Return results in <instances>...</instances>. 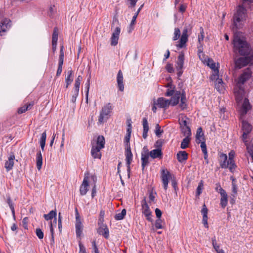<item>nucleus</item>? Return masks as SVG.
<instances>
[{
  "label": "nucleus",
  "instance_id": "obj_55",
  "mask_svg": "<svg viewBox=\"0 0 253 253\" xmlns=\"http://www.w3.org/2000/svg\"><path fill=\"white\" fill-rule=\"evenodd\" d=\"M55 6L53 5H51L49 8V10L47 12V14L50 17H52L54 14H55Z\"/></svg>",
  "mask_w": 253,
  "mask_h": 253
},
{
  "label": "nucleus",
  "instance_id": "obj_61",
  "mask_svg": "<svg viewBox=\"0 0 253 253\" xmlns=\"http://www.w3.org/2000/svg\"><path fill=\"white\" fill-rule=\"evenodd\" d=\"M162 220L160 218L157 219L155 221V227L157 229H162L163 226L161 224Z\"/></svg>",
  "mask_w": 253,
  "mask_h": 253
},
{
  "label": "nucleus",
  "instance_id": "obj_1",
  "mask_svg": "<svg viewBox=\"0 0 253 253\" xmlns=\"http://www.w3.org/2000/svg\"><path fill=\"white\" fill-rule=\"evenodd\" d=\"M233 52L240 55H250L252 54V48L246 41L242 40L238 37L234 38L233 41Z\"/></svg>",
  "mask_w": 253,
  "mask_h": 253
},
{
  "label": "nucleus",
  "instance_id": "obj_30",
  "mask_svg": "<svg viewBox=\"0 0 253 253\" xmlns=\"http://www.w3.org/2000/svg\"><path fill=\"white\" fill-rule=\"evenodd\" d=\"M150 156L153 159L156 158H162L163 153L161 149H155L150 152H149Z\"/></svg>",
  "mask_w": 253,
  "mask_h": 253
},
{
  "label": "nucleus",
  "instance_id": "obj_25",
  "mask_svg": "<svg viewBox=\"0 0 253 253\" xmlns=\"http://www.w3.org/2000/svg\"><path fill=\"white\" fill-rule=\"evenodd\" d=\"M187 99L185 91L183 90L181 93L180 102L179 107L182 110H184L187 108Z\"/></svg>",
  "mask_w": 253,
  "mask_h": 253
},
{
  "label": "nucleus",
  "instance_id": "obj_45",
  "mask_svg": "<svg viewBox=\"0 0 253 253\" xmlns=\"http://www.w3.org/2000/svg\"><path fill=\"white\" fill-rule=\"evenodd\" d=\"M228 168L230 171L233 172L236 168V165L235 163L234 160H228L227 161Z\"/></svg>",
  "mask_w": 253,
  "mask_h": 253
},
{
  "label": "nucleus",
  "instance_id": "obj_60",
  "mask_svg": "<svg viewBox=\"0 0 253 253\" xmlns=\"http://www.w3.org/2000/svg\"><path fill=\"white\" fill-rule=\"evenodd\" d=\"M90 75L89 76L88 79H87L86 82L85 84V92H89V88H90Z\"/></svg>",
  "mask_w": 253,
  "mask_h": 253
},
{
  "label": "nucleus",
  "instance_id": "obj_17",
  "mask_svg": "<svg viewBox=\"0 0 253 253\" xmlns=\"http://www.w3.org/2000/svg\"><path fill=\"white\" fill-rule=\"evenodd\" d=\"M157 106L160 108H163L165 110L170 105L169 99H166L164 97H159L156 101Z\"/></svg>",
  "mask_w": 253,
  "mask_h": 253
},
{
  "label": "nucleus",
  "instance_id": "obj_12",
  "mask_svg": "<svg viewBox=\"0 0 253 253\" xmlns=\"http://www.w3.org/2000/svg\"><path fill=\"white\" fill-rule=\"evenodd\" d=\"M97 232L99 235H102L106 239H108L109 237V230L106 224H98Z\"/></svg>",
  "mask_w": 253,
  "mask_h": 253
},
{
  "label": "nucleus",
  "instance_id": "obj_11",
  "mask_svg": "<svg viewBox=\"0 0 253 253\" xmlns=\"http://www.w3.org/2000/svg\"><path fill=\"white\" fill-rule=\"evenodd\" d=\"M161 177L164 188L165 190H167L168 187L169 180L171 178V174L167 169H163L161 170Z\"/></svg>",
  "mask_w": 253,
  "mask_h": 253
},
{
  "label": "nucleus",
  "instance_id": "obj_9",
  "mask_svg": "<svg viewBox=\"0 0 253 253\" xmlns=\"http://www.w3.org/2000/svg\"><path fill=\"white\" fill-rule=\"evenodd\" d=\"M184 59V53L182 52H180L177 57V60L175 64L176 69L177 71V75L178 78L181 77L183 72V68Z\"/></svg>",
  "mask_w": 253,
  "mask_h": 253
},
{
  "label": "nucleus",
  "instance_id": "obj_13",
  "mask_svg": "<svg viewBox=\"0 0 253 253\" xmlns=\"http://www.w3.org/2000/svg\"><path fill=\"white\" fill-rule=\"evenodd\" d=\"M188 40V28L185 27L182 31V35L180 38L179 43L177 44V47L183 48L186 46V42Z\"/></svg>",
  "mask_w": 253,
  "mask_h": 253
},
{
  "label": "nucleus",
  "instance_id": "obj_41",
  "mask_svg": "<svg viewBox=\"0 0 253 253\" xmlns=\"http://www.w3.org/2000/svg\"><path fill=\"white\" fill-rule=\"evenodd\" d=\"M7 203L8 204L12 212V217L14 220H15V210L14 204L12 203V200L10 197H8L7 199Z\"/></svg>",
  "mask_w": 253,
  "mask_h": 253
},
{
  "label": "nucleus",
  "instance_id": "obj_54",
  "mask_svg": "<svg viewBox=\"0 0 253 253\" xmlns=\"http://www.w3.org/2000/svg\"><path fill=\"white\" fill-rule=\"evenodd\" d=\"M207 65L209 66L211 69L215 70L216 68L215 63L213 60L211 58H209L208 60Z\"/></svg>",
  "mask_w": 253,
  "mask_h": 253
},
{
  "label": "nucleus",
  "instance_id": "obj_2",
  "mask_svg": "<svg viewBox=\"0 0 253 253\" xmlns=\"http://www.w3.org/2000/svg\"><path fill=\"white\" fill-rule=\"evenodd\" d=\"M247 16V9L244 6V4L239 5L237 8L236 12L234 13L233 17V29H240V23L246 20Z\"/></svg>",
  "mask_w": 253,
  "mask_h": 253
},
{
  "label": "nucleus",
  "instance_id": "obj_63",
  "mask_svg": "<svg viewBox=\"0 0 253 253\" xmlns=\"http://www.w3.org/2000/svg\"><path fill=\"white\" fill-rule=\"evenodd\" d=\"M166 69L167 71L169 73H172L174 72V69L171 64H167L166 67Z\"/></svg>",
  "mask_w": 253,
  "mask_h": 253
},
{
  "label": "nucleus",
  "instance_id": "obj_8",
  "mask_svg": "<svg viewBox=\"0 0 253 253\" xmlns=\"http://www.w3.org/2000/svg\"><path fill=\"white\" fill-rule=\"evenodd\" d=\"M75 216H76V221H75V229H76V234L77 237H80L83 232V225L82 222V220L78 211L77 208H75Z\"/></svg>",
  "mask_w": 253,
  "mask_h": 253
},
{
  "label": "nucleus",
  "instance_id": "obj_5",
  "mask_svg": "<svg viewBox=\"0 0 253 253\" xmlns=\"http://www.w3.org/2000/svg\"><path fill=\"white\" fill-rule=\"evenodd\" d=\"M235 60V66L241 69L248 64H253V53L250 55H242Z\"/></svg>",
  "mask_w": 253,
  "mask_h": 253
},
{
  "label": "nucleus",
  "instance_id": "obj_6",
  "mask_svg": "<svg viewBox=\"0 0 253 253\" xmlns=\"http://www.w3.org/2000/svg\"><path fill=\"white\" fill-rule=\"evenodd\" d=\"M188 120L189 118L186 116H183L179 118L178 122L180 130L183 135H191V128L188 125Z\"/></svg>",
  "mask_w": 253,
  "mask_h": 253
},
{
  "label": "nucleus",
  "instance_id": "obj_42",
  "mask_svg": "<svg viewBox=\"0 0 253 253\" xmlns=\"http://www.w3.org/2000/svg\"><path fill=\"white\" fill-rule=\"evenodd\" d=\"M73 71L71 69L67 71V77L65 78V82L67 84H71L73 81L74 76Z\"/></svg>",
  "mask_w": 253,
  "mask_h": 253
},
{
  "label": "nucleus",
  "instance_id": "obj_59",
  "mask_svg": "<svg viewBox=\"0 0 253 253\" xmlns=\"http://www.w3.org/2000/svg\"><path fill=\"white\" fill-rule=\"evenodd\" d=\"M201 143V150L203 153H206L207 152V145L206 144V140H202Z\"/></svg>",
  "mask_w": 253,
  "mask_h": 253
},
{
  "label": "nucleus",
  "instance_id": "obj_48",
  "mask_svg": "<svg viewBox=\"0 0 253 253\" xmlns=\"http://www.w3.org/2000/svg\"><path fill=\"white\" fill-rule=\"evenodd\" d=\"M200 34L198 35L199 44L202 43V42L203 41L204 38V29L201 27H200Z\"/></svg>",
  "mask_w": 253,
  "mask_h": 253
},
{
  "label": "nucleus",
  "instance_id": "obj_14",
  "mask_svg": "<svg viewBox=\"0 0 253 253\" xmlns=\"http://www.w3.org/2000/svg\"><path fill=\"white\" fill-rule=\"evenodd\" d=\"M88 173H85L84 174V178L82 185L80 187V193L82 196L85 195L88 191Z\"/></svg>",
  "mask_w": 253,
  "mask_h": 253
},
{
  "label": "nucleus",
  "instance_id": "obj_49",
  "mask_svg": "<svg viewBox=\"0 0 253 253\" xmlns=\"http://www.w3.org/2000/svg\"><path fill=\"white\" fill-rule=\"evenodd\" d=\"M180 36V31L178 28H175L174 31V36L172 38L173 41H176L179 39Z\"/></svg>",
  "mask_w": 253,
  "mask_h": 253
},
{
  "label": "nucleus",
  "instance_id": "obj_36",
  "mask_svg": "<svg viewBox=\"0 0 253 253\" xmlns=\"http://www.w3.org/2000/svg\"><path fill=\"white\" fill-rule=\"evenodd\" d=\"M184 135L185 136V137L182 140L181 145H180V147L182 149H186V148H187L188 147V144H189L190 140H191V138H190L191 135Z\"/></svg>",
  "mask_w": 253,
  "mask_h": 253
},
{
  "label": "nucleus",
  "instance_id": "obj_26",
  "mask_svg": "<svg viewBox=\"0 0 253 253\" xmlns=\"http://www.w3.org/2000/svg\"><path fill=\"white\" fill-rule=\"evenodd\" d=\"M101 149H100L99 148L95 146H92L91 149V155L92 157L94 159H100L101 158V153L100 152V150Z\"/></svg>",
  "mask_w": 253,
  "mask_h": 253
},
{
  "label": "nucleus",
  "instance_id": "obj_44",
  "mask_svg": "<svg viewBox=\"0 0 253 253\" xmlns=\"http://www.w3.org/2000/svg\"><path fill=\"white\" fill-rule=\"evenodd\" d=\"M58 37V29L55 27L53 29V32L52 37V43H57Z\"/></svg>",
  "mask_w": 253,
  "mask_h": 253
},
{
  "label": "nucleus",
  "instance_id": "obj_46",
  "mask_svg": "<svg viewBox=\"0 0 253 253\" xmlns=\"http://www.w3.org/2000/svg\"><path fill=\"white\" fill-rule=\"evenodd\" d=\"M83 80V77L82 76H78L77 79L75 80V84H74V88L76 89H80V86L81 82Z\"/></svg>",
  "mask_w": 253,
  "mask_h": 253
},
{
  "label": "nucleus",
  "instance_id": "obj_10",
  "mask_svg": "<svg viewBox=\"0 0 253 253\" xmlns=\"http://www.w3.org/2000/svg\"><path fill=\"white\" fill-rule=\"evenodd\" d=\"M125 156H126V164L127 166V172L128 178L130 177V164L132 160V154L131 151L130 145H127V146L126 147L125 149Z\"/></svg>",
  "mask_w": 253,
  "mask_h": 253
},
{
  "label": "nucleus",
  "instance_id": "obj_64",
  "mask_svg": "<svg viewBox=\"0 0 253 253\" xmlns=\"http://www.w3.org/2000/svg\"><path fill=\"white\" fill-rule=\"evenodd\" d=\"M79 246L80 248L79 253H86L84 246L80 242Z\"/></svg>",
  "mask_w": 253,
  "mask_h": 253
},
{
  "label": "nucleus",
  "instance_id": "obj_50",
  "mask_svg": "<svg viewBox=\"0 0 253 253\" xmlns=\"http://www.w3.org/2000/svg\"><path fill=\"white\" fill-rule=\"evenodd\" d=\"M104 215H105V211L103 210H101L99 213V217L98 219V222L97 224H102L104 223Z\"/></svg>",
  "mask_w": 253,
  "mask_h": 253
},
{
  "label": "nucleus",
  "instance_id": "obj_31",
  "mask_svg": "<svg viewBox=\"0 0 253 253\" xmlns=\"http://www.w3.org/2000/svg\"><path fill=\"white\" fill-rule=\"evenodd\" d=\"M142 125L143 127L142 136L144 139H146L147 137V133L149 130L148 123L146 118H143Z\"/></svg>",
  "mask_w": 253,
  "mask_h": 253
},
{
  "label": "nucleus",
  "instance_id": "obj_15",
  "mask_svg": "<svg viewBox=\"0 0 253 253\" xmlns=\"http://www.w3.org/2000/svg\"><path fill=\"white\" fill-rule=\"evenodd\" d=\"M120 33L121 28L120 27H116L111 37V45L112 46H115L118 44Z\"/></svg>",
  "mask_w": 253,
  "mask_h": 253
},
{
  "label": "nucleus",
  "instance_id": "obj_20",
  "mask_svg": "<svg viewBox=\"0 0 253 253\" xmlns=\"http://www.w3.org/2000/svg\"><path fill=\"white\" fill-rule=\"evenodd\" d=\"M15 159V156L12 154L8 158V160L5 162L4 168L6 171L8 172L13 169L14 165V160Z\"/></svg>",
  "mask_w": 253,
  "mask_h": 253
},
{
  "label": "nucleus",
  "instance_id": "obj_4",
  "mask_svg": "<svg viewBox=\"0 0 253 253\" xmlns=\"http://www.w3.org/2000/svg\"><path fill=\"white\" fill-rule=\"evenodd\" d=\"M113 108L110 103L104 106L100 112L98 124H102L107 122L110 116Z\"/></svg>",
  "mask_w": 253,
  "mask_h": 253
},
{
  "label": "nucleus",
  "instance_id": "obj_53",
  "mask_svg": "<svg viewBox=\"0 0 253 253\" xmlns=\"http://www.w3.org/2000/svg\"><path fill=\"white\" fill-rule=\"evenodd\" d=\"M149 203H150L152 202H154L155 198L156 192H154L153 190H149Z\"/></svg>",
  "mask_w": 253,
  "mask_h": 253
},
{
  "label": "nucleus",
  "instance_id": "obj_27",
  "mask_svg": "<svg viewBox=\"0 0 253 253\" xmlns=\"http://www.w3.org/2000/svg\"><path fill=\"white\" fill-rule=\"evenodd\" d=\"M219 164L222 169L228 168L227 156L226 154L221 153L219 156Z\"/></svg>",
  "mask_w": 253,
  "mask_h": 253
},
{
  "label": "nucleus",
  "instance_id": "obj_32",
  "mask_svg": "<svg viewBox=\"0 0 253 253\" xmlns=\"http://www.w3.org/2000/svg\"><path fill=\"white\" fill-rule=\"evenodd\" d=\"M42 165V157L41 151H38L36 154V166L37 169L40 170Z\"/></svg>",
  "mask_w": 253,
  "mask_h": 253
},
{
  "label": "nucleus",
  "instance_id": "obj_43",
  "mask_svg": "<svg viewBox=\"0 0 253 253\" xmlns=\"http://www.w3.org/2000/svg\"><path fill=\"white\" fill-rule=\"evenodd\" d=\"M126 210L124 209L122 210L121 212L118 213L115 215L114 218L116 220H122L124 218L125 216H126Z\"/></svg>",
  "mask_w": 253,
  "mask_h": 253
},
{
  "label": "nucleus",
  "instance_id": "obj_7",
  "mask_svg": "<svg viewBox=\"0 0 253 253\" xmlns=\"http://www.w3.org/2000/svg\"><path fill=\"white\" fill-rule=\"evenodd\" d=\"M142 213L145 216L146 219L149 222H152V212L150 210L149 206L147 204L146 198L144 197L141 201Z\"/></svg>",
  "mask_w": 253,
  "mask_h": 253
},
{
  "label": "nucleus",
  "instance_id": "obj_57",
  "mask_svg": "<svg viewBox=\"0 0 253 253\" xmlns=\"http://www.w3.org/2000/svg\"><path fill=\"white\" fill-rule=\"evenodd\" d=\"M36 234L39 239H42L43 238V232L40 228L36 229Z\"/></svg>",
  "mask_w": 253,
  "mask_h": 253
},
{
  "label": "nucleus",
  "instance_id": "obj_21",
  "mask_svg": "<svg viewBox=\"0 0 253 253\" xmlns=\"http://www.w3.org/2000/svg\"><path fill=\"white\" fill-rule=\"evenodd\" d=\"M220 191L221 198L220 205L223 209H224L228 203V196L225 190L221 189Z\"/></svg>",
  "mask_w": 253,
  "mask_h": 253
},
{
  "label": "nucleus",
  "instance_id": "obj_23",
  "mask_svg": "<svg viewBox=\"0 0 253 253\" xmlns=\"http://www.w3.org/2000/svg\"><path fill=\"white\" fill-rule=\"evenodd\" d=\"M208 210L206 207L205 204L203 206V208L201 211L202 214H203V219L202 222L205 226V227L208 228L209 225L208 223Z\"/></svg>",
  "mask_w": 253,
  "mask_h": 253
},
{
  "label": "nucleus",
  "instance_id": "obj_39",
  "mask_svg": "<svg viewBox=\"0 0 253 253\" xmlns=\"http://www.w3.org/2000/svg\"><path fill=\"white\" fill-rule=\"evenodd\" d=\"M252 129V126L246 121L242 122V130L243 132L250 133Z\"/></svg>",
  "mask_w": 253,
  "mask_h": 253
},
{
  "label": "nucleus",
  "instance_id": "obj_3",
  "mask_svg": "<svg viewBox=\"0 0 253 253\" xmlns=\"http://www.w3.org/2000/svg\"><path fill=\"white\" fill-rule=\"evenodd\" d=\"M251 77L250 71L244 72L238 78L236 85L234 88V93L236 97L242 98L244 94V88L243 85L249 80Z\"/></svg>",
  "mask_w": 253,
  "mask_h": 253
},
{
  "label": "nucleus",
  "instance_id": "obj_58",
  "mask_svg": "<svg viewBox=\"0 0 253 253\" xmlns=\"http://www.w3.org/2000/svg\"><path fill=\"white\" fill-rule=\"evenodd\" d=\"M131 133L126 132V135L125 137L124 143H125L126 147L127 146V145H130L129 140L130 138Z\"/></svg>",
  "mask_w": 253,
  "mask_h": 253
},
{
  "label": "nucleus",
  "instance_id": "obj_38",
  "mask_svg": "<svg viewBox=\"0 0 253 253\" xmlns=\"http://www.w3.org/2000/svg\"><path fill=\"white\" fill-rule=\"evenodd\" d=\"M143 6V4H142L140 6V7L139 8V9L137 10V11L135 12V13L134 14L133 16L132 17L131 21L130 24L129 25V27H130V29H134L133 25L135 23L136 19V18L137 17V16H138L139 13L140 12V10L142 8Z\"/></svg>",
  "mask_w": 253,
  "mask_h": 253
},
{
  "label": "nucleus",
  "instance_id": "obj_52",
  "mask_svg": "<svg viewBox=\"0 0 253 253\" xmlns=\"http://www.w3.org/2000/svg\"><path fill=\"white\" fill-rule=\"evenodd\" d=\"M163 132V130L161 129L159 124H157L155 126V134L156 136L158 137H160Z\"/></svg>",
  "mask_w": 253,
  "mask_h": 253
},
{
  "label": "nucleus",
  "instance_id": "obj_47",
  "mask_svg": "<svg viewBox=\"0 0 253 253\" xmlns=\"http://www.w3.org/2000/svg\"><path fill=\"white\" fill-rule=\"evenodd\" d=\"M79 89L74 88L73 91V95L72 96L71 101L74 103L76 102L77 98L79 95Z\"/></svg>",
  "mask_w": 253,
  "mask_h": 253
},
{
  "label": "nucleus",
  "instance_id": "obj_33",
  "mask_svg": "<svg viewBox=\"0 0 253 253\" xmlns=\"http://www.w3.org/2000/svg\"><path fill=\"white\" fill-rule=\"evenodd\" d=\"M215 88L220 93L224 90V87L223 85V82L221 79L218 78L215 82Z\"/></svg>",
  "mask_w": 253,
  "mask_h": 253
},
{
  "label": "nucleus",
  "instance_id": "obj_19",
  "mask_svg": "<svg viewBox=\"0 0 253 253\" xmlns=\"http://www.w3.org/2000/svg\"><path fill=\"white\" fill-rule=\"evenodd\" d=\"M117 86L120 91L124 90V77L121 70H119L117 76Z\"/></svg>",
  "mask_w": 253,
  "mask_h": 253
},
{
  "label": "nucleus",
  "instance_id": "obj_51",
  "mask_svg": "<svg viewBox=\"0 0 253 253\" xmlns=\"http://www.w3.org/2000/svg\"><path fill=\"white\" fill-rule=\"evenodd\" d=\"M175 87H172V88H168L165 93L166 96L169 97L172 96L176 90H175Z\"/></svg>",
  "mask_w": 253,
  "mask_h": 253
},
{
  "label": "nucleus",
  "instance_id": "obj_40",
  "mask_svg": "<svg viewBox=\"0 0 253 253\" xmlns=\"http://www.w3.org/2000/svg\"><path fill=\"white\" fill-rule=\"evenodd\" d=\"M57 215L56 210H52L50 211L48 214H44L43 217L46 220L52 219L53 218L55 217Z\"/></svg>",
  "mask_w": 253,
  "mask_h": 253
},
{
  "label": "nucleus",
  "instance_id": "obj_16",
  "mask_svg": "<svg viewBox=\"0 0 253 253\" xmlns=\"http://www.w3.org/2000/svg\"><path fill=\"white\" fill-rule=\"evenodd\" d=\"M11 20L8 18H4L0 22V34L6 32L11 27Z\"/></svg>",
  "mask_w": 253,
  "mask_h": 253
},
{
  "label": "nucleus",
  "instance_id": "obj_24",
  "mask_svg": "<svg viewBox=\"0 0 253 253\" xmlns=\"http://www.w3.org/2000/svg\"><path fill=\"white\" fill-rule=\"evenodd\" d=\"M252 107L249 102V100L247 98H245L241 110V114L242 115H246L248 111L251 109Z\"/></svg>",
  "mask_w": 253,
  "mask_h": 253
},
{
  "label": "nucleus",
  "instance_id": "obj_28",
  "mask_svg": "<svg viewBox=\"0 0 253 253\" xmlns=\"http://www.w3.org/2000/svg\"><path fill=\"white\" fill-rule=\"evenodd\" d=\"M202 140H205L202 128L199 127L197 128L196 135V142L197 144L200 143Z\"/></svg>",
  "mask_w": 253,
  "mask_h": 253
},
{
  "label": "nucleus",
  "instance_id": "obj_35",
  "mask_svg": "<svg viewBox=\"0 0 253 253\" xmlns=\"http://www.w3.org/2000/svg\"><path fill=\"white\" fill-rule=\"evenodd\" d=\"M105 138L102 135H99L97 138L96 144L95 146L103 149L105 147Z\"/></svg>",
  "mask_w": 253,
  "mask_h": 253
},
{
  "label": "nucleus",
  "instance_id": "obj_62",
  "mask_svg": "<svg viewBox=\"0 0 253 253\" xmlns=\"http://www.w3.org/2000/svg\"><path fill=\"white\" fill-rule=\"evenodd\" d=\"M163 143V140L162 139H159L158 140L155 144V147L156 148V149H161Z\"/></svg>",
  "mask_w": 253,
  "mask_h": 253
},
{
  "label": "nucleus",
  "instance_id": "obj_18",
  "mask_svg": "<svg viewBox=\"0 0 253 253\" xmlns=\"http://www.w3.org/2000/svg\"><path fill=\"white\" fill-rule=\"evenodd\" d=\"M181 93L180 91H176L175 93L171 97L170 99H169V104L172 106H175L177 105L179 102V100L181 98Z\"/></svg>",
  "mask_w": 253,
  "mask_h": 253
},
{
  "label": "nucleus",
  "instance_id": "obj_56",
  "mask_svg": "<svg viewBox=\"0 0 253 253\" xmlns=\"http://www.w3.org/2000/svg\"><path fill=\"white\" fill-rule=\"evenodd\" d=\"M203 185L202 181L199 184L196 189V196H199L202 192Z\"/></svg>",
  "mask_w": 253,
  "mask_h": 253
},
{
  "label": "nucleus",
  "instance_id": "obj_34",
  "mask_svg": "<svg viewBox=\"0 0 253 253\" xmlns=\"http://www.w3.org/2000/svg\"><path fill=\"white\" fill-rule=\"evenodd\" d=\"M176 158L180 163L185 161L188 159V154L184 151H179L176 155Z\"/></svg>",
  "mask_w": 253,
  "mask_h": 253
},
{
  "label": "nucleus",
  "instance_id": "obj_29",
  "mask_svg": "<svg viewBox=\"0 0 253 253\" xmlns=\"http://www.w3.org/2000/svg\"><path fill=\"white\" fill-rule=\"evenodd\" d=\"M34 105V101H31L27 104L19 107L18 109L17 113L19 114H21L25 113L26 111L31 110Z\"/></svg>",
  "mask_w": 253,
  "mask_h": 253
},
{
  "label": "nucleus",
  "instance_id": "obj_37",
  "mask_svg": "<svg viewBox=\"0 0 253 253\" xmlns=\"http://www.w3.org/2000/svg\"><path fill=\"white\" fill-rule=\"evenodd\" d=\"M46 139V130H45L42 133L40 139V144L41 147V149L42 151H43L44 150Z\"/></svg>",
  "mask_w": 253,
  "mask_h": 253
},
{
  "label": "nucleus",
  "instance_id": "obj_22",
  "mask_svg": "<svg viewBox=\"0 0 253 253\" xmlns=\"http://www.w3.org/2000/svg\"><path fill=\"white\" fill-rule=\"evenodd\" d=\"M141 167L142 169L143 170L145 167L149 164V157L150 155L149 154V151L147 150L145 153H141Z\"/></svg>",
  "mask_w": 253,
  "mask_h": 253
}]
</instances>
